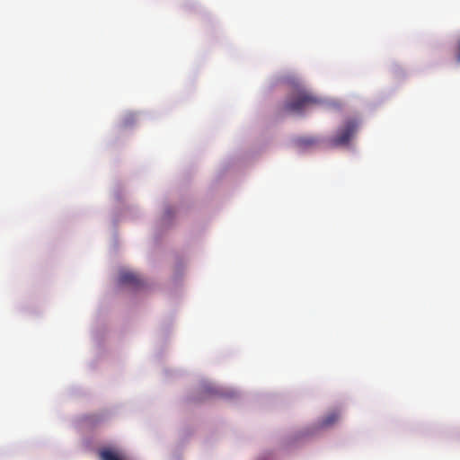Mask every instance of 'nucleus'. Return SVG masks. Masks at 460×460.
I'll return each mask as SVG.
<instances>
[{
	"label": "nucleus",
	"instance_id": "f257e3e1",
	"mask_svg": "<svg viewBox=\"0 0 460 460\" xmlns=\"http://www.w3.org/2000/svg\"><path fill=\"white\" fill-rule=\"evenodd\" d=\"M320 99L308 91L298 79L292 82V92L287 98L284 109L287 111L300 113L308 107L319 104Z\"/></svg>",
	"mask_w": 460,
	"mask_h": 460
},
{
	"label": "nucleus",
	"instance_id": "f03ea898",
	"mask_svg": "<svg viewBox=\"0 0 460 460\" xmlns=\"http://www.w3.org/2000/svg\"><path fill=\"white\" fill-rule=\"evenodd\" d=\"M358 128L357 119H351L345 121L344 125L341 127L332 138L333 146L347 145L349 140L354 137Z\"/></svg>",
	"mask_w": 460,
	"mask_h": 460
},
{
	"label": "nucleus",
	"instance_id": "7ed1b4c3",
	"mask_svg": "<svg viewBox=\"0 0 460 460\" xmlns=\"http://www.w3.org/2000/svg\"><path fill=\"white\" fill-rule=\"evenodd\" d=\"M119 282L120 284L129 285L134 288H139L143 284L141 278L137 274L128 270L120 271L119 276Z\"/></svg>",
	"mask_w": 460,
	"mask_h": 460
},
{
	"label": "nucleus",
	"instance_id": "20e7f679",
	"mask_svg": "<svg viewBox=\"0 0 460 460\" xmlns=\"http://www.w3.org/2000/svg\"><path fill=\"white\" fill-rule=\"evenodd\" d=\"M341 414L338 411H332L326 414L320 421V428H329L340 420Z\"/></svg>",
	"mask_w": 460,
	"mask_h": 460
},
{
	"label": "nucleus",
	"instance_id": "39448f33",
	"mask_svg": "<svg viewBox=\"0 0 460 460\" xmlns=\"http://www.w3.org/2000/svg\"><path fill=\"white\" fill-rule=\"evenodd\" d=\"M100 457L102 460H123L116 451L109 448L102 449Z\"/></svg>",
	"mask_w": 460,
	"mask_h": 460
},
{
	"label": "nucleus",
	"instance_id": "423d86ee",
	"mask_svg": "<svg viewBox=\"0 0 460 460\" xmlns=\"http://www.w3.org/2000/svg\"><path fill=\"white\" fill-rule=\"evenodd\" d=\"M316 143H317L316 138H314L313 137H300L296 140V145L300 148H307V147L313 146Z\"/></svg>",
	"mask_w": 460,
	"mask_h": 460
},
{
	"label": "nucleus",
	"instance_id": "0eeeda50",
	"mask_svg": "<svg viewBox=\"0 0 460 460\" xmlns=\"http://www.w3.org/2000/svg\"><path fill=\"white\" fill-rule=\"evenodd\" d=\"M456 61L460 63V39L456 47Z\"/></svg>",
	"mask_w": 460,
	"mask_h": 460
}]
</instances>
